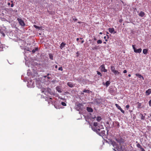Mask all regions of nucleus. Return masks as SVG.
Segmentation results:
<instances>
[{
	"mask_svg": "<svg viewBox=\"0 0 151 151\" xmlns=\"http://www.w3.org/2000/svg\"><path fill=\"white\" fill-rule=\"evenodd\" d=\"M149 105L150 106H151V99L149 102Z\"/></svg>",
	"mask_w": 151,
	"mask_h": 151,
	"instance_id": "nucleus-38",
	"label": "nucleus"
},
{
	"mask_svg": "<svg viewBox=\"0 0 151 151\" xmlns=\"http://www.w3.org/2000/svg\"><path fill=\"white\" fill-rule=\"evenodd\" d=\"M96 118V116H94V118H93V119H94V118Z\"/></svg>",
	"mask_w": 151,
	"mask_h": 151,
	"instance_id": "nucleus-62",
	"label": "nucleus"
},
{
	"mask_svg": "<svg viewBox=\"0 0 151 151\" xmlns=\"http://www.w3.org/2000/svg\"><path fill=\"white\" fill-rule=\"evenodd\" d=\"M99 34H102V33L101 32H100V33H99Z\"/></svg>",
	"mask_w": 151,
	"mask_h": 151,
	"instance_id": "nucleus-59",
	"label": "nucleus"
},
{
	"mask_svg": "<svg viewBox=\"0 0 151 151\" xmlns=\"http://www.w3.org/2000/svg\"><path fill=\"white\" fill-rule=\"evenodd\" d=\"M100 131H98V132H96L99 135L103 137V136L105 135V131L102 130L101 131V132H99Z\"/></svg>",
	"mask_w": 151,
	"mask_h": 151,
	"instance_id": "nucleus-9",
	"label": "nucleus"
},
{
	"mask_svg": "<svg viewBox=\"0 0 151 151\" xmlns=\"http://www.w3.org/2000/svg\"><path fill=\"white\" fill-rule=\"evenodd\" d=\"M113 150L115 151H116L115 149H113Z\"/></svg>",
	"mask_w": 151,
	"mask_h": 151,
	"instance_id": "nucleus-56",
	"label": "nucleus"
},
{
	"mask_svg": "<svg viewBox=\"0 0 151 151\" xmlns=\"http://www.w3.org/2000/svg\"><path fill=\"white\" fill-rule=\"evenodd\" d=\"M99 68L100 69L101 71V72H106L107 71V70L105 69V65L104 64L101 65L100 67Z\"/></svg>",
	"mask_w": 151,
	"mask_h": 151,
	"instance_id": "nucleus-8",
	"label": "nucleus"
},
{
	"mask_svg": "<svg viewBox=\"0 0 151 151\" xmlns=\"http://www.w3.org/2000/svg\"><path fill=\"white\" fill-rule=\"evenodd\" d=\"M138 15L139 16L142 17H143L145 16V13L144 12H143L142 11H141V12H140L139 14Z\"/></svg>",
	"mask_w": 151,
	"mask_h": 151,
	"instance_id": "nucleus-18",
	"label": "nucleus"
},
{
	"mask_svg": "<svg viewBox=\"0 0 151 151\" xmlns=\"http://www.w3.org/2000/svg\"><path fill=\"white\" fill-rule=\"evenodd\" d=\"M73 20L75 22H76L78 20V19L77 18H73Z\"/></svg>",
	"mask_w": 151,
	"mask_h": 151,
	"instance_id": "nucleus-37",
	"label": "nucleus"
},
{
	"mask_svg": "<svg viewBox=\"0 0 151 151\" xmlns=\"http://www.w3.org/2000/svg\"><path fill=\"white\" fill-rule=\"evenodd\" d=\"M111 144L114 148H116L117 150L119 151H123L122 146H120V148H119L115 142H111Z\"/></svg>",
	"mask_w": 151,
	"mask_h": 151,
	"instance_id": "nucleus-3",
	"label": "nucleus"
},
{
	"mask_svg": "<svg viewBox=\"0 0 151 151\" xmlns=\"http://www.w3.org/2000/svg\"><path fill=\"white\" fill-rule=\"evenodd\" d=\"M106 36H105L104 37V38L105 39V41L106 42L108 41V40L107 39H106Z\"/></svg>",
	"mask_w": 151,
	"mask_h": 151,
	"instance_id": "nucleus-44",
	"label": "nucleus"
},
{
	"mask_svg": "<svg viewBox=\"0 0 151 151\" xmlns=\"http://www.w3.org/2000/svg\"><path fill=\"white\" fill-rule=\"evenodd\" d=\"M111 69L112 72L114 73L115 75L117 74H118L119 73V72L118 71L115 70L114 67L113 66H111Z\"/></svg>",
	"mask_w": 151,
	"mask_h": 151,
	"instance_id": "nucleus-5",
	"label": "nucleus"
},
{
	"mask_svg": "<svg viewBox=\"0 0 151 151\" xmlns=\"http://www.w3.org/2000/svg\"><path fill=\"white\" fill-rule=\"evenodd\" d=\"M122 21V20H119V22H121Z\"/></svg>",
	"mask_w": 151,
	"mask_h": 151,
	"instance_id": "nucleus-58",
	"label": "nucleus"
},
{
	"mask_svg": "<svg viewBox=\"0 0 151 151\" xmlns=\"http://www.w3.org/2000/svg\"><path fill=\"white\" fill-rule=\"evenodd\" d=\"M49 58L50 59H51L52 60H53V55L52 54H50V53L49 54Z\"/></svg>",
	"mask_w": 151,
	"mask_h": 151,
	"instance_id": "nucleus-26",
	"label": "nucleus"
},
{
	"mask_svg": "<svg viewBox=\"0 0 151 151\" xmlns=\"http://www.w3.org/2000/svg\"><path fill=\"white\" fill-rule=\"evenodd\" d=\"M138 117L142 120L145 119V116L141 113H138Z\"/></svg>",
	"mask_w": 151,
	"mask_h": 151,
	"instance_id": "nucleus-13",
	"label": "nucleus"
},
{
	"mask_svg": "<svg viewBox=\"0 0 151 151\" xmlns=\"http://www.w3.org/2000/svg\"><path fill=\"white\" fill-rule=\"evenodd\" d=\"M129 107V105H127L126 106V108L127 109V110L128 109Z\"/></svg>",
	"mask_w": 151,
	"mask_h": 151,
	"instance_id": "nucleus-36",
	"label": "nucleus"
},
{
	"mask_svg": "<svg viewBox=\"0 0 151 151\" xmlns=\"http://www.w3.org/2000/svg\"><path fill=\"white\" fill-rule=\"evenodd\" d=\"M104 44H106V42H104Z\"/></svg>",
	"mask_w": 151,
	"mask_h": 151,
	"instance_id": "nucleus-61",
	"label": "nucleus"
},
{
	"mask_svg": "<svg viewBox=\"0 0 151 151\" xmlns=\"http://www.w3.org/2000/svg\"><path fill=\"white\" fill-rule=\"evenodd\" d=\"M135 45H132V47L134 50V52L137 53H140L141 52L142 49L141 48H139L138 49H137L135 47Z\"/></svg>",
	"mask_w": 151,
	"mask_h": 151,
	"instance_id": "nucleus-6",
	"label": "nucleus"
},
{
	"mask_svg": "<svg viewBox=\"0 0 151 151\" xmlns=\"http://www.w3.org/2000/svg\"><path fill=\"white\" fill-rule=\"evenodd\" d=\"M110 81H107L106 82L105 84H104V83H103V84L104 85H105V86H106V87H107L109 86V85L110 84Z\"/></svg>",
	"mask_w": 151,
	"mask_h": 151,
	"instance_id": "nucleus-23",
	"label": "nucleus"
},
{
	"mask_svg": "<svg viewBox=\"0 0 151 151\" xmlns=\"http://www.w3.org/2000/svg\"><path fill=\"white\" fill-rule=\"evenodd\" d=\"M91 128L92 130L94 131L98 132V131H100L101 129H103V125L98 124L96 122H94L93 126H92Z\"/></svg>",
	"mask_w": 151,
	"mask_h": 151,
	"instance_id": "nucleus-2",
	"label": "nucleus"
},
{
	"mask_svg": "<svg viewBox=\"0 0 151 151\" xmlns=\"http://www.w3.org/2000/svg\"><path fill=\"white\" fill-rule=\"evenodd\" d=\"M67 84L70 87L72 88L73 87V83L71 82L68 83Z\"/></svg>",
	"mask_w": 151,
	"mask_h": 151,
	"instance_id": "nucleus-21",
	"label": "nucleus"
},
{
	"mask_svg": "<svg viewBox=\"0 0 151 151\" xmlns=\"http://www.w3.org/2000/svg\"><path fill=\"white\" fill-rule=\"evenodd\" d=\"M51 76H47V78L48 79H51Z\"/></svg>",
	"mask_w": 151,
	"mask_h": 151,
	"instance_id": "nucleus-41",
	"label": "nucleus"
},
{
	"mask_svg": "<svg viewBox=\"0 0 151 151\" xmlns=\"http://www.w3.org/2000/svg\"><path fill=\"white\" fill-rule=\"evenodd\" d=\"M28 82H30V83H34V82H33V80L32 79L30 80L29 81H28Z\"/></svg>",
	"mask_w": 151,
	"mask_h": 151,
	"instance_id": "nucleus-40",
	"label": "nucleus"
},
{
	"mask_svg": "<svg viewBox=\"0 0 151 151\" xmlns=\"http://www.w3.org/2000/svg\"><path fill=\"white\" fill-rule=\"evenodd\" d=\"M84 42V40H82L81 41V43H83Z\"/></svg>",
	"mask_w": 151,
	"mask_h": 151,
	"instance_id": "nucleus-51",
	"label": "nucleus"
},
{
	"mask_svg": "<svg viewBox=\"0 0 151 151\" xmlns=\"http://www.w3.org/2000/svg\"><path fill=\"white\" fill-rule=\"evenodd\" d=\"M86 110L87 111L89 112H92L93 111V109L91 107H87Z\"/></svg>",
	"mask_w": 151,
	"mask_h": 151,
	"instance_id": "nucleus-15",
	"label": "nucleus"
},
{
	"mask_svg": "<svg viewBox=\"0 0 151 151\" xmlns=\"http://www.w3.org/2000/svg\"><path fill=\"white\" fill-rule=\"evenodd\" d=\"M82 106V104H78L76 106V109L78 111H79L81 109V106Z\"/></svg>",
	"mask_w": 151,
	"mask_h": 151,
	"instance_id": "nucleus-14",
	"label": "nucleus"
},
{
	"mask_svg": "<svg viewBox=\"0 0 151 151\" xmlns=\"http://www.w3.org/2000/svg\"><path fill=\"white\" fill-rule=\"evenodd\" d=\"M34 83H31L30 82H28L27 86L29 88H33L34 87Z\"/></svg>",
	"mask_w": 151,
	"mask_h": 151,
	"instance_id": "nucleus-10",
	"label": "nucleus"
},
{
	"mask_svg": "<svg viewBox=\"0 0 151 151\" xmlns=\"http://www.w3.org/2000/svg\"><path fill=\"white\" fill-rule=\"evenodd\" d=\"M104 1L107 3L108 5H109L112 1V0H105Z\"/></svg>",
	"mask_w": 151,
	"mask_h": 151,
	"instance_id": "nucleus-22",
	"label": "nucleus"
},
{
	"mask_svg": "<svg viewBox=\"0 0 151 151\" xmlns=\"http://www.w3.org/2000/svg\"><path fill=\"white\" fill-rule=\"evenodd\" d=\"M47 76H52V75H51V74H50V73H47Z\"/></svg>",
	"mask_w": 151,
	"mask_h": 151,
	"instance_id": "nucleus-43",
	"label": "nucleus"
},
{
	"mask_svg": "<svg viewBox=\"0 0 151 151\" xmlns=\"http://www.w3.org/2000/svg\"><path fill=\"white\" fill-rule=\"evenodd\" d=\"M54 106H55V108L57 109H59V108L58 107H57L56 105H54Z\"/></svg>",
	"mask_w": 151,
	"mask_h": 151,
	"instance_id": "nucleus-46",
	"label": "nucleus"
},
{
	"mask_svg": "<svg viewBox=\"0 0 151 151\" xmlns=\"http://www.w3.org/2000/svg\"><path fill=\"white\" fill-rule=\"evenodd\" d=\"M137 147L140 148V149L142 147V146L140 145V144L139 143H138L137 145Z\"/></svg>",
	"mask_w": 151,
	"mask_h": 151,
	"instance_id": "nucleus-31",
	"label": "nucleus"
},
{
	"mask_svg": "<svg viewBox=\"0 0 151 151\" xmlns=\"http://www.w3.org/2000/svg\"><path fill=\"white\" fill-rule=\"evenodd\" d=\"M129 77H130L131 76V75L130 74H129L128 75Z\"/></svg>",
	"mask_w": 151,
	"mask_h": 151,
	"instance_id": "nucleus-52",
	"label": "nucleus"
},
{
	"mask_svg": "<svg viewBox=\"0 0 151 151\" xmlns=\"http://www.w3.org/2000/svg\"><path fill=\"white\" fill-rule=\"evenodd\" d=\"M14 6V4H11V7H13Z\"/></svg>",
	"mask_w": 151,
	"mask_h": 151,
	"instance_id": "nucleus-48",
	"label": "nucleus"
},
{
	"mask_svg": "<svg viewBox=\"0 0 151 151\" xmlns=\"http://www.w3.org/2000/svg\"><path fill=\"white\" fill-rule=\"evenodd\" d=\"M41 91L42 93H44L45 94L49 97H50V95L54 96V92L52 91L51 89L49 88H42L41 89Z\"/></svg>",
	"mask_w": 151,
	"mask_h": 151,
	"instance_id": "nucleus-1",
	"label": "nucleus"
},
{
	"mask_svg": "<svg viewBox=\"0 0 151 151\" xmlns=\"http://www.w3.org/2000/svg\"><path fill=\"white\" fill-rule=\"evenodd\" d=\"M56 90L60 93H61L63 91V90L61 87L60 86H57L56 87Z\"/></svg>",
	"mask_w": 151,
	"mask_h": 151,
	"instance_id": "nucleus-11",
	"label": "nucleus"
},
{
	"mask_svg": "<svg viewBox=\"0 0 151 151\" xmlns=\"http://www.w3.org/2000/svg\"><path fill=\"white\" fill-rule=\"evenodd\" d=\"M94 40H96V39L95 38L94 39Z\"/></svg>",
	"mask_w": 151,
	"mask_h": 151,
	"instance_id": "nucleus-57",
	"label": "nucleus"
},
{
	"mask_svg": "<svg viewBox=\"0 0 151 151\" xmlns=\"http://www.w3.org/2000/svg\"><path fill=\"white\" fill-rule=\"evenodd\" d=\"M34 27L36 29H40V27L39 26H38L36 25H34Z\"/></svg>",
	"mask_w": 151,
	"mask_h": 151,
	"instance_id": "nucleus-30",
	"label": "nucleus"
},
{
	"mask_svg": "<svg viewBox=\"0 0 151 151\" xmlns=\"http://www.w3.org/2000/svg\"><path fill=\"white\" fill-rule=\"evenodd\" d=\"M45 100L46 101H48V104H50V102H51V101H49V100L50 99V100H52V98L51 97H50L49 98H49L47 97H46V98H45Z\"/></svg>",
	"mask_w": 151,
	"mask_h": 151,
	"instance_id": "nucleus-24",
	"label": "nucleus"
},
{
	"mask_svg": "<svg viewBox=\"0 0 151 151\" xmlns=\"http://www.w3.org/2000/svg\"><path fill=\"white\" fill-rule=\"evenodd\" d=\"M58 70H59L62 71L63 70V68L62 67H60L58 68Z\"/></svg>",
	"mask_w": 151,
	"mask_h": 151,
	"instance_id": "nucleus-35",
	"label": "nucleus"
},
{
	"mask_svg": "<svg viewBox=\"0 0 151 151\" xmlns=\"http://www.w3.org/2000/svg\"><path fill=\"white\" fill-rule=\"evenodd\" d=\"M116 123L117 124V127H119V124L118 122H117Z\"/></svg>",
	"mask_w": 151,
	"mask_h": 151,
	"instance_id": "nucleus-39",
	"label": "nucleus"
},
{
	"mask_svg": "<svg viewBox=\"0 0 151 151\" xmlns=\"http://www.w3.org/2000/svg\"><path fill=\"white\" fill-rule=\"evenodd\" d=\"M37 87H38L39 88H41V87H40H40L38 86H37L38 85H37Z\"/></svg>",
	"mask_w": 151,
	"mask_h": 151,
	"instance_id": "nucleus-55",
	"label": "nucleus"
},
{
	"mask_svg": "<svg viewBox=\"0 0 151 151\" xmlns=\"http://www.w3.org/2000/svg\"><path fill=\"white\" fill-rule=\"evenodd\" d=\"M115 105L116 106V107L118 109L120 110L123 113H124V110H123L121 107L119 106L118 104H115Z\"/></svg>",
	"mask_w": 151,
	"mask_h": 151,
	"instance_id": "nucleus-12",
	"label": "nucleus"
},
{
	"mask_svg": "<svg viewBox=\"0 0 151 151\" xmlns=\"http://www.w3.org/2000/svg\"><path fill=\"white\" fill-rule=\"evenodd\" d=\"M140 149L141 150V151H145L144 149L142 147H141V148Z\"/></svg>",
	"mask_w": 151,
	"mask_h": 151,
	"instance_id": "nucleus-42",
	"label": "nucleus"
},
{
	"mask_svg": "<svg viewBox=\"0 0 151 151\" xmlns=\"http://www.w3.org/2000/svg\"><path fill=\"white\" fill-rule=\"evenodd\" d=\"M108 31L109 32L112 34L114 32V28H109L108 29Z\"/></svg>",
	"mask_w": 151,
	"mask_h": 151,
	"instance_id": "nucleus-20",
	"label": "nucleus"
},
{
	"mask_svg": "<svg viewBox=\"0 0 151 151\" xmlns=\"http://www.w3.org/2000/svg\"><path fill=\"white\" fill-rule=\"evenodd\" d=\"M47 76L46 75V76H44V77L45 78H46L47 77Z\"/></svg>",
	"mask_w": 151,
	"mask_h": 151,
	"instance_id": "nucleus-54",
	"label": "nucleus"
},
{
	"mask_svg": "<svg viewBox=\"0 0 151 151\" xmlns=\"http://www.w3.org/2000/svg\"><path fill=\"white\" fill-rule=\"evenodd\" d=\"M83 92L85 93H89L90 91L89 90H86L85 89L83 91Z\"/></svg>",
	"mask_w": 151,
	"mask_h": 151,
	"instance_id": "nucleus-32",
	"label": "nucleus"
},
{
	"mask_svg": "<svg viewBox=\"0 0 151 151\" xmlns=\"http://www.w3.org/2000/svg\"><path fill=\"white\" fill-rule=\"evenodd\" d=\"M38 50V48L37 47H36L35 49H34L32 50V53H34L35 52L37 51Z\"/></svg>",
	"mask_w": 151,
	"mask_h": 151,
	"instance_id": "nucleus-27",
	"label": "nucleus"
},
{
	"mask_svg": "<svg viewBox=\"0 0 151 151\" xmlns=\"http://www.w3.org/2000/svg\"><path fill=\"white\" fill-rule=\"evenodd\" d=\"M17 20L19 22V24L22 26H24L25 25V24L24 22V21L21 19L19 18H17Z\"/></svg>",
	"mask_w": 151,
	"mask_h": 151,
	"instance_id": "nucleus-7",
	"label": "nucleus"
},
{
	"mask_svg": "<svg viewBox=\"0 0 151 151\" xmlns=\"http://www.w3.org/2000/svg\"><path fill=\"white\" fill-rule=\"evenodd\" d=\"M81 23V22H78V23Z\"/></svg>",
	"mask_w": 151,
	"mask_h": 151,
	"instance_id": "nucleus-60",
	"label": "nucleus"
},
{
	"mask_svg": "<svg viewBox=\"0 0 151 151\" xmlns=\"http://www.w3.org/2000/svg\"><path fill=\"white\" fill-rule=\"evenodd\" d=\"M102 43V41L100 40H98L97 41V43L98 44H101Z\"/></svg>",
	"mask_w": 151,
	"mask_h": 151,
	"instance_id": "nucleus-29",
	"label": "nucleus"
},
{
	"mask_svg": "<svg viewBox=\"0 0 151 151\" xmlns=\"http://www.w3.org/2000/svg\"><path fill=\"white\" fill-rule=\"evenodd\" d=\"M145 93L147 95H150L151 93V89H149L146 90Z\"/></svg>",
	"mask_w": 151,
	"mask_h": 151,
	"instance_id": "nucleus-16",
	"label": "nucleus"
},
{
	"mask_svg": "<svg viewBox=\"0 0 151 151\" xmlns=\"http://www.w3.org/2000/svg\"><path fill=\"white\" fill-rule=\"evenodd\" d=\"M79 40V39L78 38H77L76 39V40H77V41H78Z\"/></svg>",
	"mask_w": 151,
	"mask_h": 151,
	"instance_id": "nucleus-53",
	"label": "nucleus"
},
{
	"mask_svg": "<svg viewBox=\"0 0 151 151\" xmlns=\"http://www.w3.org/2000/svg\"><path fill=\"white\" fill-rule=\"evenodd\" d=\"M65 45L66 44L64 42H62L60 45V48L61 49H62L63 48L65 47Z\"/></svg>",
	"mask_w": 151,
	"mask_h": 151,
	"instance_id": "nucleus-17",
	"label": "nucleus"
},
{
	"mask_svg": "<svg viewBox=\"0 0 151 151\" xmlns=\"http://www.w3.org/2000/svg\"><path fill=\"white\" fill-rule=\"evenodd\" d=\"M127 71L126 70H124V71H123V73H127Z\"/></svg>",
	"mask_w": 151,
	"mask_h": 151,
	"instance_id": "nucleus-45",
	"label": "nucleus"
},
{
	"mask_svg": "<svg viewBox=\"0 0 151 151\" xmlns=\"http://www.w3.org/2000/svg\"><path fill=\"white\" fill-rule=\"evenodd\" d=\"M94 49H96V47H94Z\"/></svg>",
	"mask_w": 151,
	"mask_h": 151,
	"instance_id": "nucleus-64",
	"label": "nucleus"
},
{
	"mask_svg": "<svg viewBox=\"0 0 151 151\" xmlns=\"http://www.w3.org/2000/svg\"><path fill=\"white\" fill-rule=\"evenodd\" d=\"M61 104L63 106H66V104L65 102H61Z\"/></svg>",
	"mask_w": 151,
	"mask_h": 151,
	"instance_id": "nucleus-33",
	"label": "nucleus"
},
{
	"mask_svg": "<svg viewBox=\"0 0 151 151\" xmlns=\"http://www.w3.org/2000/svg\"><path fill=\"white\" fill-rule=\"evenodd\" d=\"M80 39H82V38H80Z\"/></svg>",
	"mask_w": 151,
	"mask_h": 151,
	"instance_id": "nucleus-63",
	"label": "nucleus"
},
{
	"mask_svg": "<svg viewBox=\"0 0 151 151\" xmlns=\"http://www.w3.org/2000/svg\"><path fill=\"white\" fill-rule=\"evenodd\" d=\"M76 54H77L76 56L78 57L79 56V53L78 52H77Z\"/></svg>",
	"mask_w": 151,
	"mask_h": 151,
	"instance_id": "nucleus-47",
	"label": "nucleus"
},
{
	"mask_svg": "<svg viewBox=\"0 0 151 151\" xmlns=\"http://www.w3.org/2000/svg\"><path fill=\"white\" fill-rule=\"evenodd\" d=\"M97 74L100 75V76H102V75L101 74V73L99 71H97Z\"/></svg>",
	"mask_w": 151,
	"mask_h": 151,
	"instance_id": "nucleus-34",
	"label": "nucleus"
},
{
	"mask_svg": "<svg viewBox=\"0 0 151 151\" xmlns=\"http://www.w3.org/2000/svg\"><path fill=\"white\" fill-rule=\"evenodd\" d=\"M148 50L147 49H144L143 50V53L144 54L146 55L147 54Z\"/></svg>",
	"mask_w": 151,
	"mask_h": 151,
	"instance_id": "nucleus-25",
	"label": "nucleus"
},
{
	"mask_svg": "<svg viewBox=\"0 0 151 151\" xmlns=\"http://www.w3.org/2000/svg\"><path fill=\"white\" fill-rule=\"evenodd\" d=\"M101 119V118L100 116H97L96 118V120L98 122H99Z\"/></svg>",
	"mask_w": 151,
	"mask_h": 151,
	"instance_id": "nucleus-28",
	"label": "nucleus"
},
{
	"mask_svg": "<svg viewBox=\"0 0 151 151\" xmlns=\"http://www.w3.org/2000/svg\"><path fill=\"white\" fill-rule=\"evenodd\" d=\"M30 75V73H29V72H27V75L28 76H29Z\"/></svg>",
	"mask_w": 151,
	"mask_h": 151,
	"instance_id": "nucleus-49",
	"label": "nucleus"
},
{
	"mask_svg": "<svg viewBox=\"0 0 151 151\" xmlns=\"http://www.w3.org/2000/svg\"><path fill=\"white\" fill-rule=\"evenodd\" d=\"M55 68H58V66L56 65H55Z\"/></svg>",
	"mask_w": 151,
	"mask_h": 151,
	"instance_id": "nucleus-50",
	"label": "nucleus"
},
{
	"mask_svg": "<svg viewBox=\"0 0 151 151\" xmlns=\"http://www.w3.org/2000/svg\"><path fill=\"white\" fill-rule=\"evenodd\" d=\"M136 76H137L139 78H142L143 80L144 79V78L142 76V75L140 74L139 73H137L136 74Z\"/></svg>",
	"mask_w": 151,
	"mask_h": 151,
	"instance_id": "nucleus-19",
	"label": "nucleus"
},
{
	"mask_svg": "<svg viewBox=\"0 0 151 151\" xmlns=\"http://www.w3.org/2000/svg\"><path fill=\"white\" fill-rule=\"evenodd\" d=\"M116 141L121 145L125 142L124 140L121 137L115 138Z\"/></svg>",
	"mask_w": 151,
	"mask_h": 151,
	"instance_id": "nucleus-4",
	"label": "nucleus"
}]
</instances>
